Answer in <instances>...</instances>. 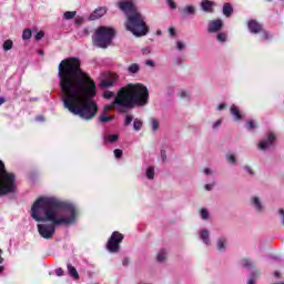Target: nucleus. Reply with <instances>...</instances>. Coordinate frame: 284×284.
I'll use <instances>...</instances> for the list:
<instances>
[{"label": "nucleus", "instance_id": "obj_31", "mask_svg": "<svg viewBox=\"0 0 284 284\" xmlns=\"http://www.w3.org/2000/svg\"><path fill=\"white\" fill-rule=\"evenodd\" d=\"M145 174H146V179H149V181L154 180V174H155L154 166H149L146 169Z\"/></svg>", "mask_w": 284, "mask_h": 284}, {"label": "nucleus", "instance_id": "obj_38", "mask_svg": "<svg viewBox=\"0 0 284 284\" xmlns=\"http://www.w3.org/2000/svg\"><path fill=\"white\" fill-rule=\"evenodd\" d=\"M74 17H77V11L64 12V19H67V21H70V19H74Z\"/></svg>", "mask_w": 284, "mask_h": 284}, {"label": "nucleus", "instance_id": "obj_59", "mask_svg": "<svg viewBox=\"0 0 284 284\" xmlns=\"http://www.w3.org/2000/svg\"><path fill=\"white\" fill-rule=\"evenodd\" d=\"M36 121L42 122L44 121V118L42 115H39L38 118H36Z\"/></svg>", "mask_w": 284, "mask_h": 284}, {"label": "nucleus", "instance_id": "obj_50", "mask_svg": "<svg viewBox=\"0 0 284 284\" xmlns=\"http://www.w3.org/2000/svg\"><path fill=\"white\" fill-rule=\"evenodd\" d=\"M90 34V30L88 28H84L80 31V37H88Z\"/></svg>", "mask_w": 284, "mask_h": 284}, {"label": "nucleus", "instance_id": "obj_61", "mask_svg": "<svg viewBox=\"0 0 284 284\" xmlns=\"http://www.w3.org/2000/svg\"><path fill=\"white\" fill-rule=\"evenodd\" d=\"M143 54H150V49H143Z\"/></svg>", "mask_w": 284, "mask_h": 284}, {"label": "nucleus", "instance_id": "obj_64", "mask_svg": "<svg viewBox=\"0 0 284 284\" xmlns=\"http://www.w3.org/2000/svg\"><path fill=\"white\" fill-rule=\"evenodd\" d=\"M158 34H161V31H158Z\"/></svg>", "mask_w": 284, "mask_h": 284}, {"label": "nucleus", "instance_id": "obj_54", "mask_svg": "<svg viewBox=\"0 0 284 284\" xmlns=\"http://www.w3.org/2000/svg\"><path fill=\"white\" fill-rule=\"evenodd\" d=\"M169 37H176V30L174 28H169Z\"/></svg>", "mask_w": 284, "mask_h": 284}, {"label": "nucleus", "instance_id": "obj_27", "mask_svg": "<svg viewBox=\"0 0 284 284\" xmlns=\"http://www.w3.org/2000/svg\"><path fill=\"white\" fill-rule=\"evenodd\" d=\"M143 128V121H141L139 118L133 120V130L135 132H140V130Z\"/></svg>", "mask_w": 284, "mask_h": 284}, {"label": "nucleus", "instance_id": "obj_11", "mask_svg": "<svg viewBox=\"0 0 284 284\" xmlns=\"http://www.w3.org/2000/svg\"><path fill=\"white\" fill-rule=\"evenodd\" d=\"M223 30V20H211L207 24V32L210 34H214L216 32H221Z\"/></svg>", "mask_w": 284, "mask_h": 284}, {"label": "nucleus", "instance_id": "obj_53", "mask_svg": "<svg viewBox=\"0 0 284 284\" xmlns=\"http://www.w3.org/2000/svg\"><path fill=\"white\" fill-rule=\"evenodd\" d=\"M122 265H123V267H128V265H130V257H124L122 260Z\"/></svg>", "mask_w": 284, "mask_h": 284}, {"label": "nucleus", "instance_id": "obj_47", "mask_svg": "<svg viewBox=\"0 0 284 284\" xmlns=\"http://www.w3.org/2000/svg\"><path fill=\"white\" fill-rule=\"evenodd\" d=\"M166 3L171 10H176V2L174 0H166Z\"/></svg>", "mask_w": 284, "mask_h": 284}, {"label": "nucleus", "instance_id": "obj_23", "mask_svg": "<svg viewBox=\"0 0 284 284\" xmlns=\"http://www.w3.org/2000/svg\"><path fill=\"white\" fill-rule=\"evenodd\" d=\"M168 258V251L165 248H162L156 254V261L158 263H164V261Z\"/></svg>", "mask_w": 284, "mask_h": 284}, {"label": "nucleus", "instance_id": "obj_32", "mask_svg": "<svg viewBox=\"0 0 284 284\" xmlns=\"http://www.w3.org/2000/svg\"><path fill=\"white\" fill-rule=\"evenodd\" d=\"M186 44L183 40H178L175 42V49L178 50V52H183V50H185Z\"/></svg>", "mask_w": 284, "mask_h": 284}, {"label": "nucleus", "instance_id": "obj_24", "mask_svg": "<svg viewBox=\"0 0 284 284\" xmlns=\"http://www.w3.org/2000/svg\"><path fill=\"white\" fill-rule=\"evenodd\" d=\"M140 70L141 65H139V63H132L128 67L129 74H139Z\"/></svg>", "mask_w": 284, "mask_h": 284}, {"label": "nucleus", "instance_id": "obj_40", "mask_svg": "<svg viewBox=\"0 0 284 284\" xmlns=\"http://www.w3.org/2000/svg\"><path fill=\"white\" fill-rule=\"evenodd\" d=\"M132 121H134V116H132L131 114H126L124 119V125L125 126L131 125Z\"/></svg>", "mask_w": 284, "mask_h": 284}, {"label": "nucleus", "instance_id": "obj_58", "mask_svg": "<svg viewBox=\"0 0 284 284\" xmlns=\"http://www.w3.org/2000/svg\"><path fill=\"white\" fill-rule=\"evenodd\" d=\"M145 65H149L150 68H154V61L152 60H146Z\"/></svg>", "mask_w": 284, "mask_h": 284}, {"label": "nucleus", "instance_id": "obj_5", "mask_svg": "<svg viewBox=\"0 0 284 284\" xmlns=\"http://www.w3.org/2000/svg\"><path fill=\"white\" fill-rule=\"evenodd\" d=\"M17 192V176L6 171V164L0 160V196Z\"/></svg>", "mask_w": 284, "mask_h": 284}, {"label": "nucleus", "instance_id": "obj_60", "mask_svg": "<svg viewBox=\"0 0 284 284\" xmlns=\"http://www.w3.org/2000/svg\"><path fill=\"white\" fill-rule=\"evenodd\" d=\"M274 276H275V278H281V273H280L278 271H276V272L274 273Z\"/></svg>", "mask_w": 284, "mask_h": 284}, {"label": "nucleus", "instance_id": "obj_39", "mask_svg": "<svg viewBox=\"0 0 284 284\" xmlns=\"http://www.w3.org/2000/svg\"><path fill=\"white\" fill-rule=\"evenodd\" d=\"M113 119H114L113 116H106L105 114H102V115H100L99 121H100V123H108V122L112 121Z\"/></svg>", "mask_w": 284, "mask_h": 284}, {"label": "nucleus", "instance_id": "obj_46", "mask_svg": "<svg viewBox=\"0 0 284 284\" xmlns=\"http://www.w3.org/2000/svg\"><path fill=\"white\" fill-rule=\"evenodd\" d=\"M113 154H114L115 159H121V156H123V151L120 149H115L113 151Z\"/></svg>", "mask_w": 284, "mask_h": 284}, {"label": "nucleus", "instance_id": "obj_41", "mask_svg": "<svg viewBox=\"0 0 284 284\" xmlns=\"http://www.w3.org/2000/svg\"><path fill=\"white\" fill-rule=\"evenodd\" d=\"M244 172H246V174H248L250 176H254V170L252 169V166L250 165H244L243 166Z\"/></svg>", "mask_w": 284, "mask_h": 284}, {"label": "nucleus", "instance_id": "obj_9", "mask_svg": "<svg viewBox=\"0 0 284 284\" xmlns=\"http://www.w3.org/2000/svg\"><path fill=\"white\" fill-rule=\"evenodd\" d=\"M250 204L251 207H253V210L257 213L261 214L263 213V210H265V204L263 203V200L260 196H252L250 199Z\"/></svg>", "mask_w": 284, "mask_h": 284}, {"label": "nucleus", "instance_id": "obj_1", "mask_svg": "<svg viewBox=\"0 0 284 284\" xmlns=\"http://www.w3.org/2000/svg\"><path fill=\"white\" fill-rule=\"evenodd\" d=\"M58 79L65 110L84 121H92L99 112V105L92 100L97 97V83L81 70L79 58L62 60L58 67Z\"/></svg>", "mask_w": 284, "mask_h": 284}, {"label": "nucleus", "instance_id": "obj_56", "mask_svg": "<svg viewBox=\"0 0 284 284\" xmlns=\"http://www.w3.org/2000/svg\"><path fill=\"white\" fill-rule=\"evenodd\" d=\"M161 159H162V161H166L168 160V155L165 153V150L161 151Z\"/></svg>", "mask_w": 284, "mask_h": 284}, {"label": "nucleus", "instance_id": "obj_22", "mask_svg": "<svg viewBox=\"0 0 284 284\" xmlns=\"http://www.w3.org/2000/svg\"><path fill=\"white\" fill-rule=\"evenodd\" d=\"M67 267L69 276H71V278H74V281H79V272L77 271V267L72 266V264H68Z\"/></svg>", "mask_w": 284, "mask_h": 284}, {"label": "nucleus", "instance_id": "obj_52", "mask_svg": "<svg viewBox=\"0 0 284 284\" xmlns=\"http://www.w3.org/2000/svg\"><path fill=\"white\" fill-rule=\"evenodd\" d=\"M204 190H206V192H212V190H214V183L205 184Z\"/></svg>", "mask_w": 284, "mask_h": 284}, {"label": "nucleus", "instance_id": "obj_3", "mask_svg": "<svg viewBox=\"0 0 284 284\" xmlns=\"http://www.w3.org/2000/svg\"><path fill=\"white\" fill-rule=\"evenodd\" d=\"M103 97L105 99H112L111 104L104 106V114L109 110H115V112H128V110H134V108H143L148 105L150 99V91L148 87L141 83H129L125 87L120 88L115 94L112 91H104Z\"/></svg>", "mask_w": 284, "mask_h": 284}, {"label": "nucleus", "instance_id": "obj_12", "mask_svg": "<svg viewBox=\"0 0 284 284\" xmlns=\"http://www.w3.org/2000/svg\"><path fill=\"white\" fill-rule=\"evenodd\" d=\"M247 28H248V32H251V34H260V32H263V24H261L256 20H248Z\"/></svg>", "mask_w": 284, "mask_h": 284}, {"label": "nucleus", "instance_id": "obj_44", "mask_svg": "<svg viewBox=\"0 0 284 284\" xmlns=\"http://www.w3.org/2000/svg\"><path fill=\"white\" fill-rule=\"evenodd\" d=\"M223 123V120L222 119H219L217 121H215L213 124H212V130H219L220 125H222Z\"/></svg>", "mask_w": 284, "mask_h": 284}, {"label": "nucleus", "instance_id": "obj_2", "mask_svg": "<svg viewBox=\"0 0 284 284\" xmlns=\"http://www.w3.org/2000/svg\"><path fill=\"white\" fill-rule=\"evenodd\" d=\"M31 219L40 223L37 225L38 234L50 241L57 233V227H70L79 219L77 206L55 196H41L31 206Z\"/></svg>", "mask_w": 284, "mask_h": 284}, {"label": "nucleus", "instance_id": "obj_37", "mask_svg": "<svg viewBox=\"0 0 284 284\" xmlns=\"http://www.w3.org/2000/svg\"><path fill=\"white\" fill-rule=\"evenodd\" d=\"M159 125H160L159 120H156V119H151V130H152L153 132H156V130H159Z\"/></svg>", "mask_w": 284, "mask_h": 284}, {"label": "nucleus", "instance_id": "obj_14", "mask_svg": "<svg viewBox=\"0 0 284 284\" xmlns=\"http://www.w3.org/2000/svg\"><path fill=\"white\" fill-rule=\"evenodd\" d=\"M119 74L113 73L111 74L110 80H102L100 85L101 88H113V85H116V83H119Z\"/></svg>", "mask_w": 284, "mask_h": 284}, {"label": "nucleus", "instance_id": "obj_6", "mask_svg": "<svg viewBox=\"0 0 284 284\" xmlns=\"http://www.w3.org/2000/svg\"><path fill=\"white\" fill-rule=\"evenodd\" d=\"M114 34H116L114 29L110 27H100L95 31L93 43L94 45H97V48L105 49L112 43V40L114 39Z\"/></svg>", "mask_w": 284, "mask_h": 284}, {"label": "nucleus", "instance_id": "obj_51", "mask_svg": "<svg viewBox=\"0 0 284 284\" xmlns=\"http://www.w3.org/2000/svg\"><path fill=\"white\" fill-rule=\"evenodd\" d=\"M278 214H280L281 223H282V225L284 226V210H283V209H280V210H278Z\"/></svg>", "mask_w": 284, "mask_h": 284}, {"label": "nucleus", "instance_id": "obj_21", "mask_svg": "<svg viewBox=\"0 0 284 284\" xmlns=\"http://www.w3.org/2000/svg\"><path fill=\"white\" fill-rule=\"evenodd\" d=\"M258 276H261V272H252L247 277L246 284H256V282L258 281Z\"/></svg>", "mask_w": 284, "mask_h": 284}, {"label": "nucleus", "instance_id": "obj_63", "mask_svg": "<svg viewBox=\"0 0 284 284\" xmlns=\"http://www.w3.org/2000/svg\"><path fill=\"white\" fill-rule=\"evenodd\" d=\"M39 54H40V57H43V51L40 50V51H39Z\"/></svg>", "mask_w": 284, "mask_h": 284}, {"label": "nucleus", "instance_id": "obj_17", "mask_svg": "<svg viewBox=\"0 0 284 284\" xmlns=\"http://www.w3.org/2000/svg\"><path fill=\"white\" fill-rule=\"evenodd\" d=\"M181 14L184 19H186V17H194L196 14V7L187 4L183 7Z\"/></svg>", "mask_w": 284, "mask_h": 284}, {"label": "nucleus", "instance_id": "obj_7", "mask_svg": "<svg viewBox=\"0 0 284 284\" xmlns=\"http://www.w3.org/2000/svg\"><path fill=\"white\" fill-rule=\"evenodd\" d=\"M123 234L119 231H114L106 242V250L111 254H116L121 251V244L123 243Z\"/></svg>", "mask_w": 284, "mask_h": 284}, {"label": "nucleus", "instance_id": "obj_29", "mask_svg": "<svg viewBox=\"0 0 284 284\" xmlns=\"http://www.w3.org/2000/svg\"><path fill=\"white\" fill-rule=\"evenodd\" d=\"M256 128H258L256 121L250 120L248 122H246V130H248V132L256 130Z\"/></svg>", "mask_w": 284, "mask_h": 284}, {"label": "nucleus", "instance_id": "obj_30", "mask_svg": "<svg viewBox=\"0 0 284 284\" xmlns=\"http://www.w3.org/2000/svg\"><path fill=\"white\" fill-rule=\"evenodd\" d=\"M216 41H219V43H225L227 41V33L219 32L216 34Z\"/></svg>", "mask_w": 284, "mask_h": 284}, {"label": "nucleus", "instance_id": "obj_42", "mask_svg": "<svg viewBox=\"0 0 284 284\" xmlns=\"http://www.w3.org/2000/svg\"><path fill=\"white\" fill-rule=\"evenodd\" d=\"M173 64L174 65H183V58L182 57H175L174 59H173Z\"/></svg>", "mask_w": 284, "mask_h": 284}, {"label": "nucleus", "instance_id": "obj_48", "mask_svg": "<svg viewBox=\"0 0 284 284\" xmlns=\"http://www.w3.org/2000/svg\"><path fill=\"white\" fill-rule=\"evenodd\" d=\"M262 38L265 39V41H267V40L272 39V36L270 34V32H267V31H265V30L263 29V31H262Z\"/></svg>", "mask_w": 284, "mask_h": 284}, {"label": "nucleus", "instance_id": "obj_35", "mask_svg": "<svg viewBox=\"0 0 284 284\" xmlns=\"http://www.w3.org/2000/svg\"><path fill=\"white\" fill-rule=\"evenodd\" d=\"M216 246L219 252H225V242L222 239H217Z\"/></svg>", "mask_w": 284, "mask_h": 284}, {"label": "nucleus", "instance_id": "obj_33", "mask_svg": "<svg viewBox=\"0 0 284 284\" xmlns=\"http://www.w3.org/2000/svg\"><path fill=\"white\" fill-rule=\"evenodd\" d=\"M12 45H14L12 40H6L2 44V49L4 50V52H8L12 48Z\"/></svg>", "mask_w": 284, "mask_h": 284}, {"label": "nucleus", "instance_id": "obj_4", "mask_svg": "<svg viewBox=\"0 0 284 284\" xmlns=\"http://www.w3.org/2000/svg\"><path fill=\"white\" fill-rule=\"evenodd\" d=\"M125 30L131 32L133 37H145L149 32L145 17L139 11L129 14L125 21Z\"/></svg>", "mask_w": 284, "mask_h": 284}, {"label": "nucleus", "instance_id": "obj_25", "mask_svg": "<svg viewBox=\"0 0 284 284\" xmlns=\"http://www.w3.org/2000/svg\"><path fill=\"white\" fill-rule=\"evenodd\" d=\"M242 267H245L246 270H252L254 268V262L250 258H243L241 261Z\"/></svg>", "mask_w": 284, "mask_h": 284}, {"label": "nucleus", "instance_id": "obj_28", "mask_svg": "<svg viewBox=\"0 0 284 284\" xmlns=\"http://www.w3.org/2000/svg\"><path fill=\"white\" fill-rule=\"evenodd\" d=\"M3 263H6V258H3V251L0 248V276H2L3 272H6V266Z\"/></svg>", "mask_w": 284, "mask_h": 284}, {"label": "nucleus", "instance_id": "obj_18", "mask_svg": "<svg viewBox=\"0 0 284 284\" xmlns=\"http://www.w3.org/2000/svg\"><path fill=\"white\" fill-rule=\"evenodd\" d=\"M215 6H216V3H214L210 0H202L200 3L201 10H203V12H214Z\"/></svg>", "mask_w": 284, "mask_h": 284}, {"label": "nucleus", "instance_id": "obj_20", "mask_svg": "<svg viewBox=\"0 0 284 284\" xmlns=\"http://www.w3.org/2000/svg\"><path fill=\"white\" fill-rule=\"evenodd\" d=\"M222 12H223L224 17L230 19V17H232V14L234 13V8H232V4L226 2V3L223 4Z\"/></svg>", "mask_w": 284, "mask_h": 284}, {"label": "nucleus", "instance_id": "obj_62", "mask_svg": "<svg viewBox=\"0 0 284 284\" xmlns=\"http://www.w3.org/2000/svg\"><path fill=\"white\" fill-rule=\"evenodd\" d=\"M6 103V98H0V105H3Z\"/></svg>", "mask_w": 284, "mask_h": 284}, {"label": "nucleus", "instance_id": "obj_15", "mask_svg": "<svg viewBox=\"0 0 284 284\" xmlns=\"http://www.w3.org/2000/svg\"><path fill=\"white\" fill-rule=\"evenodd\" d=\"M230 112H231V116H232L233 121H235V123H237V121H243V113L241 112L239 106H236V104L231 105Z\"/></svg>", "mask_w": 284, "mask_h": 284}, {"label": "nucleus", "instance_id": "obj_34", "mask_svg": "<svg viewBox=\"0 0 284 284\" xmlns=\"http://www.w3.org/2000/svg\"><path fill=\"white\" fill-rule=\"evenodd\" d=\"M32 38V31L30 29H26L23 32H22V39L23 41H28Z\"/></svg>", "mask_w": 284, "mask_h": 284}, {"label": "nucleus", "instance_id": "obj_16", "mask_svg": "<svg viewBox=\"0 0 284 284\" xmlns=\"http://www.w3.org/2000/svg\"><path fill=\"white\" fill-rule=\"evenodd\" d=\"M108 12V8L100 7L95 9L89 17L90 21H97V19H101V17H104V14Z\"/></svg>", "mask_w": 284, "mask_h": 284}, {"label": "nucleus", "instance_id": "obj_10", "mask_svg": "<svg viewBox=\"0 0 284 284\" xmlns=\"http://www.w3.org/2000/svg\"><path fill=\"white\" fill-rule=\"evenodd\" d=\"M274 141H276L274 133H268L267 138L258 143V149L262 151L270 150L274 145Z\"/></svg>", "mask_w": 284, "mask_h": 284}, {"label": "nucleus", "instance_id": "obj_49", "mask_svg": "<svg viewBox=\"0 0 284 284\" xmlns=\"http://www.w3.org/2000/svg\"><path fill=\"white\" fill-rule=\"evenodd\" d=\"M43 37H45V33H44L43 31H39V32L36 34L34 39H36L37 41H41V39H43Z\"/></svg>", "mask_w": 284, "mask_h": 284}, {"label": "nucleus", "instance_id": "obj_43", "mask_svg": "<svg viewBox=\"0 0 284 284\" xmlns=\"http://www.w3.org/2000/svg\"><path fill=\"white\" fill-rule=\"evenodd\" d=\"M180 99H189L190 98V92L182 90L179 93Z\"/></svg>", "mask_w": 284, "mask_h": 284}, {"label": "nucleus", "instance_id": "obj_19", "mask_svg": "<svg viewBox=\"0 0 284 284\" xmlns=\"http://www.w3.org/2000/svg\"><path fill=\"white\" fill-rule=\"evenodd\" d=\"M104 145H110L112 143H116L119 141V134H110L105 133L103 135Z\"/></svg>", "mask_w": 284, "mask_h": 284}, {"label": "nucleus", "instance_id": "obj_45", "mask_svg": "<svg viewBox=\"0 0 284 284\" xmlns=\"http://www.w3.org/2000/svg\"><path fill=\"white\" fill-rule=\"evenodd\" d=\"M203 174H205V176H213L214 171H212V169H210V168H204L203 169Z\"/></svg>", "mask_w": 284, "mask_h": 284}, {"label": "nucleus", "instance_id": "obj_55", "mask_svg": "<svg viewBox=\"0 0 284 284\" xmlns=\"http://www.w3.org/2000/svg\"><path fill=\"white\" fill-rule=\"evenodd\" d=\"M55 274H57L58 276H63V274H64L63 268H61V267L57 268V270H55Z\"/></svg>", "mask_w": 284, "mask_h": 284}, {"label": "nucleus", "instance_id": "obj_8", "mask_svg": "<svg viewBox=\"0 0 284 284\" xmlns=\"http://www.w3.org/2000/svg\"><path fill=\"white\" fill-rule=\"evenodd\" d=\"M118 8H120V10L124 12V14H126V18L134 12H139L136 10V6H134V2H132V0L118 1Z\"/></svg>", "mask_w": 284, "mask_h": 284}, {"label": "nucleus", "instance_id": "obj_13", "mask_svg": "<svg viewBox=\"0 0 284 284\" xmlns=\"http://www.w3.org/2000/svg\"><path fill=\"white\" fill-rule=\"evenodd\" d=\"M197 236L204 245H206V246L212 245V240L210 239V230L202 229V230L197 231Z\"/></svg>", "mask_w": 284, "mask_h": 284}, {"label": "nucleus", "instance_id": "obj_36", "mask_svg": "<svg viewBox=\"0 0 284 284\" xmlns=\"http://www.w3.org/2000/svg\"><path fill=\"white\" fill-rule=\"evenodd\" d=\"M225 156L227 163H230L231 165L236 164V156L234 154L227 153Z\"/></svg>", "mask_w": 284, "mask_h": 284}, {"label": "nucleus", "instance_id": "obj_57", "mask_svg": "<svg viewBox=\"0 0 284 284\" xmlns=\"http://www.w3.org/2000/svg\"><path fill=\"white\" fill-rule=\"evenodd\" d=\"M225 105H226L225 103H221L216 106V110H219V112H221V111L225 110Z\"/></svg>", "mask_w": 284, "mask_h": 284}, {"label": "nucleus", "instance_id": "obj_26", "mask_svg": "<svg viewBox=\"0 0 284 284\" xmlns=\"http://www.w3.org/2000/svg\"><path fill=\"white\" fill-rule=\"evenodd\" d=\"M200 217L202 219V221H210V211L205 207H202L200 210Z\"/></svg>", "mask_w": 284, "mask_h": 284}]
</instances>
